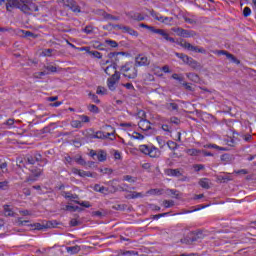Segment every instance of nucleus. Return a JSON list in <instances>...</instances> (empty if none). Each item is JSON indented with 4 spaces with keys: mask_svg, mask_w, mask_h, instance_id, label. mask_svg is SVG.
I'll list each match as a JSON object with an SVG mask.
<instances>
[{
    "mask_svg": "<svg viewBox=\"0 0 256 256\" xmlns=\"http://www.w3.org/2000/svg\"><path fill=\"white\" fill-rule=\"evenodd\" d=\"M201 239H205V234H203L202 230L192 231L186 237L181 239V243L185 245H193V243H197V241H201Z\"/></svg>",
    "mask_w": 256,
    "mask_h": 256,
    "instance_id": "1",
    "label": "nucleus"
},
{
    "mask_svg": "<svg viewBox=\"0 0 256 256\" xmlns=\"http://www.w3.org/2000/svg\"><path fill=\"white\" fill-rule=\"evenodd\" d=\"M111 132L97 131L95 134H89V139H109V137H115V129L111 125L106 126Z\"/></svg>",
    "mask_w": 256,
    "mask_h": 256,
    "instance_id": "2",
    "label": "nucleus"
},
{
    "mask_svg": "<svg viewBox=\"0 0 256 256\" xmlns=\"http://www.w3.org/2000/svg\"><path fill=\"white\" fill-rule=\"evenodd\" d=\"M30 0H8L6 3L7 11H13V9H20L23 11V6L27 5Z\"/></svg>",
    "mask_w": 256,
    "mask_h": 256,
    "instance_id": "3",
    "label": "nucleus"
},
{
    "mask_svg": "<svg viewBox=\"0 0 256 256\" xmlns=\"http://www.w3.org/2000/svg\"><path fill=\"white\" fill-rule=\"evenodd\" d=\"M131 69H132V73H129ZM121 71H123L124 73H128V74H124V77H127L128 79L137 78V68L133 67V65L129 62H127L124 66L121 67Z\"/></svg>",
    "mask_w": 256,
    "mask_h": 256,
    "instance_id": "4",
    "label": "nucleus"
},
{
    "mask_svg": "<svg viewBox=\"0 0 256 256\" xmlns=\"http://www.w3.org/2000/svg\"><path fill=\"white\" fill-rule=\"evenodd\" d=\"M31 175L26 178L25 183H33L41 177L43 173V169L41 168H31L30 169Z\"/></svg>",
    "mask_w": 256,
    "mask_h": 256,
    "instance_id": "5",
    "label": "nucleus"
},
{
    "mask_svg": "<svg viewBox=\"0 0 256 256\" xmlns=\"http://www.w3.org/2000/svg\"><path fill=\"white\" fill-rule=\"evenodd\" d=\"M57 225V221L53 220L46 222V224L34 223L33 225H31V227H33L37 231H43V229H52L54 227H57Z\"/></svg>",
    "mask_w": 256,
    "mask_h": 256,
    "instance_id": "6",
    "label": "nucleus"
},
{
    "mask_svg": "<svg viewBox=\"0 0 256 256\" xmlns=\"http://www.w3.org/2000/svg\"><path fill=\"white\" fill-rule=\"evenodd\" d=\"M37 11H39V6H37V4L33 3L31 0L22 7V13H25L26 15H31Z\"/></svg>",
    "mask_w": 256,
    "mask_h": 256,
    "instance_id": "7",
    "label": "nucleus"
},
{
    "mask_svg": "<svg viewBox=\"0 0 256 256\" xmlns=\"http://www.w3.org/2000/svg\"><path fill=\"white\" fill-rule=\"evenodd\" d=\"M65 7H68L73 13H81V6H78L75 0H62Z\"/></svg>",
    "mask_w": 256,
    "mask_h": 256,
    "instance_id": "8",
    "label": "nucleus"
},
{
    "mask_svg": "<svg viewBox=\"0 0 256 256\" xmlns=\"http://www.w3.org/2000/svg\"><path fill=\"white\" fill-rule=\"evenodd\" d=\"M152 33H155L156 35H160L161 37H163V39H165V41H169L170 43H175V38L170 37L169 33H167L163 29L154 28V31Z\"/></svg>",
    "mask_w": 256,
    "mask_h": 256,
    "instance_id": "9",
    "label": "nucleus"
},
{
    "mask_svg": "<svg viewBox=\"0 0 256 256\" xmlns=\"http://www.w3.org/2000/svg\"><path fill=\"white\" fill-rule=\"evenodd\" d=\"M126 17H128V19H132V21H145V16L135 11L126 12Z\"/></svg>",
    "mask_w": 256,
    "mask_h": 256,
    "instance_id": "10",
    "label": "nucleus"
},
{
    "mask_svg": "<svg viewBox=\"0 0 256 256\" xmlns=\"http://www.w3.org/2000/svg\"><path fill=\"white\" fill-rule=\"evenodd\" d=\"M145 65H149V59L146 56L139 55L136 57L135 66L136 67H143Z\"/></svg>",
    "mask_w": 256,
    "mask_h": 256,
    "instance_id": "11",
    "label": "nucleus"
},
{
    "mask_svg": "<svg viewBox=\"0 0 256 256\" xmlns=\"http://www.w3.org/2000/svg\"><path fill=\"white\" fill-rule=\"evenodd\" d=\"M139 129H142V131H149L151 130V122L149 120H141L138 123Z\"/></svg>",
    "mask_w": 256,
    "mask_h": 256,
    "instance_id": "12",
    "label": "nucleus"
},
{
    "mask_svg": "<svg viewBox=\"0 0 256 256\" xmlns=\"http://www.w3.org/2000/svg\"><path fill=\"white\" fill-rule=\"evenodd\" d=\"M188 51H195V53H206L205 48H199L198 46H193V44L189 43L186 46Z\"/></svg>",
    "mask_w": 256,
    "mask_h": 256,
    "instance_id": "13",
    "label": "nucleus"
},
{
    "mask_svg": "<svg viewBox=\"0 0 256 256\" xmlns=\"http://www.w3.org/2000/svg\"><path fill=\"white\" fill-rule=\"evenodd\" d=\"M149 157H152L153 159L157 158V157H161V150L158 149L157 147L155 146H152L150 148V152H149Z\"/></svg>",
    "mask_w": 256,
    "mask_h": 256,
    "instance_id": "14",
    "label": "nucleus"
},
{
    "mask_svg": "<svg viewBox=\"0 0 256 256\" xmlns=\"http://www.w3.org/2000/svg\"><path fill=\"white\" fill-rule=\"evenodd\" d=\"M83 50L86 51V53H89V55H91L95 59H101L103 57V55H101V52L91 51L89 47H84Z\"/></svg>",
    "mask_w": 256,
    "mask_h": 256,
    "instance_id": "15",
    "label": "nucleus"
},
{
    "mask_svg": "<svg viewBox=\"0 0 256 256\" xmlns=\"http://www.w3.org/2000/svg\"><path fill=\"white\" fill-rule=\"evenodd\" d=\"M123 33H128V35H131L132 37H139V32L129 26L123 28Z\"/></svg>",
    "mask_w": 256,
    "mask_h": 256,
    "instance_id": "16",
    "label": "nucleus"
},
{
    "mask_svg": "<svg viewBox=\"0 0 256 256\" xmlns=\"http://www.w3.org/2000/svg\"><path fill=\"white\" fill-rule=\"evenodd\" d=\"M166 175H171V177H181V171L179 169H166Z\"/></svg>",
    "mask_w": 256,
    "mask_h": 256,
    "instance_id": "17",
    "label": "nucleus"
},
{
    "mask_svg": "<svg viewBox=\"0 0 256 256\" xmlns=\"http://www.w3.org/2000/svg\"><path fill=\"white\" fill-rule=\"evenodd\" d=\"M195 35H197V33L193 30H183V33H182V37L184 39H189L191 37H195Z\"/></svg>",
    "mask_w": 256,
    "mask_h": 256,
    "instance_id": "18",
    "label": "nucleus"
},
{
    "mask_svg": "<svg viewBox=\"0 0 256 256\" xmlns=\"http://www.w3.org/2000/svg\"><path fill=\"white\" fill-rule=\"evenodd\" d=\"M98 161H100L101 163H103V161H107V152L100 150L98 152V154L96 155Z\"/></svg>",
    "mask_w": 256,
    "mask_h": 256,
    "instance_id": "19",
    "label": "nucleus"
},
{
    "mask_svg": "<svg viewBox=\"0 0 256 256\" xmlns=\"http://www.w3.org/2000/svg\"><path fill=\"white\" fill-rule=\"evenodd\" d=\"M67 252L71 253L72 255H75L81 251V247L79 245L67 247Z\"/></svg>",
    "mask_w": 256,
    "mask_h": 256,
    "instance_id": "20",
    "label": "nucleus"
},
{
    "mask_svg": "<svg viewBox=\"0 0 256 256\" xmlns=\"http://www.w3.org/2000/svg\"><path fill=\"white\" fill-rule=\"evenodd\" d=\"M205 149H217L218 151H227V148L217 146L216 144H206L204 145Z\"/></svg>",
    "mask_w": 256,
    "mask_h": 256,
    "instance_id": "21",
    "label": "nucleus"
},
{
    "mask_svg": "<svg viewBox=\"0 0 256 256\" xmlns=\"http://www.w3.org/2000/svg\"><path fill=\"white\" fill-rule=\"evenodd\" d=\"M141 197H143V193L134 191L130 192V194L126 196V199H139Z\"/></svg>",
    "mask_w": 256,
    "mask_h": 256,
    "instance_id": "22",
    "label": "nucleus"
},
{
    "mask_svg": "<svg viewBox=\"0 0 256 256\" xmlns=\"http://www.w3.org/2000/svg\"><path fill=\"white\" fill-rule=\"evenodd\" d=\"M3 209L5 217H13V215H15L13 209L9 208V205H4Z\"/></svg>",
    "mask_w": 256,
    "mask_h": 256,
    "instance_id": "23",
    "label": "nucleus"
},
{
    "mask_svg": "<svg viewBox=\"0 0 256 256\" xmlns=\"http://www.w3.org/2000/svg\"><path fill=\"white\" fill-rule=\"evenodd\" d=\"M125 187H127V184L119 185L118 187L112 186L113 190H111L110 193H117V191L127 192L128 190Z\"/></svg>",
    "mask_w": 256,
    "mask_h": 256,
    "instance_id": "24",
    "label": "nucleus"
},
{
    "mask_svg": "<svg viewBox=\"0 0 256 256\" xmlns=\"http://www.w3.org/2000/svg\"><path fill=\"white\" fill-rule=\"evenodd\" d=\"M199 185H200V187H202V189H210V187H211V186H209V179H207V178L200 179Z\"/></svg>",
    "mask_w": 256,
    "mask_h": 256,
    "instance_id": "25",
    "label": "nucleus"
},
{
    "mask_svg": "<svg viewBox=\"0 0 256 256\" xmlns=\"http://www.w3.org/2000/svg\"><path fill=\"white\" fill-rule=\"evenodd\" d=\"M166 109L168 111H179V105L177 103H166Z\"/></svg>",
    "mask_w": 256,
    "mask_h": 256,
    "instance_id": "26",
    "label": "nucleus"
},
{
    "mask_svg": "<svg viewBox=\"0 0 256 256\" xmlns=\"http://www.w3.org/2000/svg\"><path fill=\"white\" fill-rule=\"evenodd\" d=\"M76 171L80 177H95V174L89 171H84V170H76Z\"/></svg>",
    "mask_w": 256,
    "mask_h": 256,
    "instance_id": "27",
    "label": "nucleus"
},
{
    "mask_svg": "<svg viewBox=\"0 0 256 256\" xmlns=\"http://www.w3.org/2000/svg\"><path fill=\"white\" fill-rule=\"evenodd\" d=\"M102 17H104V19H108V20H111V21H119V17L113 16L112 14H109L105 11L102 13Z\"/></svg>",
    "mask_w": 256,
    "mask_h": 256,
    "instance_id": "28",
    "label": "nucleus"
},
{
    "mask_svg": "<svg viewBox=\"0 0 256 256\" xmlns=\"http://www.w3.org/2000/svg\"><path fill=\"white\" fill-rule=\"evenodd\" d=\"M172 79H175V81H178L180 85H182V83L185 82V77L177 73L172 74Z\"/></svg>",
    "mask_w": 256,
    "mask_h": 256,
    "instance_id": "29",
    "label": "nucleus"
},
{
    "mask_svg": "<svg viewBox=\"0 0 256 256\" xmlns=\"http://www.w3.org/2000/svg\"><path fill=\"white\" fill-rule=\"evenodd\" d=\"M188 65H189V67H192V69H201V64L193 58L191 59V61Z\"/></svg>",
    "mask_w": 256,
    "mask_h": 256,
    "instance_id": "30",
    "label": "nucleus"
},
{
    "mask_svg": "<svg viewBox=\"0 0 256 256\" xmlns=\"http://www.w3.org/2000/svg\"><path fill=\"white\" fill-rule=\"evenodd\" d=\"M227 59H230V61H232V63H235L236 65H240L241 61L239 59H237V57H235V55L229 53L227 54Z\"/></svg>",
    "mask_w": 256,
    "mask_h": 256,
    "instance_id": "31",
    "label": "nucleus"
},
{
    "mask_svg": "<svg viewBox=\"0 0 256 256\" xmlns=\"http://www.w3.org/2000/svg\"><path fill=\"white\" fill-rule=\"evenodd\" d=\"M187 77H188V79H190V81H194V83H198V81H199V75H197L195 73H188Z\"/></svg>",
    "mask_w": 256,
    "mask_h": 256,
    "instance_id": "32",
    "label": "nucleus"
},
{
    "mask_svg": "<svg viewBox=\"0 0 256 256\" xmlns=\"http://www.w3.org/2000/svg\"><path fill=\"white\" fill-rule=\"evenodd\" d=\"M88 111H90V113H99V107H97V105L95 104H90L87 107Z\"/></svg>",
    "mask_w": 256,
    "mask_h": 256,
    "instance_id": "33",
    "label": "nucleus"
},
{
    "mask_svg": "<svg viewBox=\"0 0 256 256\" xmlns=\"http://www.w3.org/2000/svg\"><path fill=\"white\" fill-rule=\"evenodd\" d=\"M115 83H117V81L108 78L107 80V84H108V88L110 89V91H115Z\"/></svg>",
    "mask_w": 256,
    "mask_h": 256,
    "instance_id": "34",
    "label": "nucleus"
},
{
    "mask_svg": "<svg viewBox=\"0 0 256 256\" xmlns=\"http://www.w3.org/2000/svg\"><path fill=\"white\" fill-rule=\"evenodd\" d=\"M167 195H174L176 199H179V191L175 189H167L166 190Z\"/></svg>",
    "mask_w": 256,
    "mask_h": 256,
    "instance_id": "35",
    "label": "nucleus"
},
{
    "mask_svg": "<svg viewBox=\"0 0 256 256\" xmlns=\"http://www.w3.org/2000/svg\"><path fill=\"white\" fill-rule=\"evenodd\" d=\"M0 169L2 173H9V169L7 168V163L5 161L0 160Z\"/></svg>",
    "mask_w": 256,
    "mask_h": 256,
    "instance_id": "36",
    "label": "nucleus"
},
{
    "mask_svg": "<svg viewBox=\"0 0 256 256\" xmlns=\"http://www.w3.org/2000/svg\"><path fill=\"white\" fill-rule=\"evenodd\" d=\"M167 145H168L169 149H171L172 151H175V149L179 148V144H177L176 142H173L171 140H169L167 142Z\"/></svg>",
    "mask_w": 256,
    "mask_h": 256,
    "instance_id": "37",
    "label": "nucleus"
},
{
    "mask_svg": "<svg viewBox=\"0 0 256 256\" xmlns=\"http://www.w3.org/2000/svg\"><path fill=\"white\" fill-rule=\"evenodd\" d=\"M186 153L188 154V155H191V156H197V155H199V153H201V150H197V149H195V148H192V149H188L187 151H186Z\"/></svg>",
    "mask_w": 256,
    "mask_h": 256,
    "instance_id": "38",
    "label": "nucleus"
},
{
    "mask_svg": "<svg viewBox=\"0 0 256 256\" xmlns=\"http://www.w3.org/2000/svg\"><path fill=\"white\" fill-rule=\"evenodd\" d=\"M181 85L184 87V89H186V91H195V88H193V86H191V83L188 82H182Z\"/></svg>",
    "mask_w": 256,
    "mask_h": 256,
    "instance_id": "39",
    "label": "nucleus"
},
{
    "mask_svg": "<svg viewBox=\"0 0 256 256\" xmlns=\"http://www.w3.org/2000/svg\"><path fill=\"white\" fill-rule=\"evenodd\" d=\"M88 96L92 99L93 103H96L97 105L101 103V100H99V96H97L96 94L90 92Z\"/></svg>",
    "mask_w": 256,
    "mask_h": 256,
    "instance_id": "40",
    "label": "nucleus"
},
{
    "mask_svg": "<svg viewBox=\"0 0 256 256\" xmlns=\"http://www.w3.org/2000/svg\"><path fill=\"white\" fill-rule=\"evenodd\" d=\"M74 203H76V205H80L81 207H85L86 209H89V207H91V203H89V201L79 202L75 200Z\"/></svg>",
    "mask_w": 256,
    "mask_h": 256,
    "instance_id": "41",
    "label": "nucleus"
},
{
    "mask_svg": "<svg viewBox=\"0 0 256 256\" xmlns=\"http://www.w3.org/2000/svg\"><path fill=\"white\" fill-rule=\"evenodd\" d=\"M25 161L26 163H29V165H35L36 163L35 156H31V155L26 156Z\"/></svg>",
    "mask_w": 256,
    "mask_h": 256,
    "instance_id": "42",
    "label": "nucleus"
},
{
    "mask_svg": "<svg viewBox=\"0 0 256 256\" xmlns=\"http://www.w3.org/2000/svg\"><path fill=\"white\" fill-rule=\"evenodd\" d=\"M105 43L106 45H109V47H112L114 49L119 47V43H117V41L115 40H106Z\"/></svg>",
    "mask_w": 256,
    "mask_h": 256,
    "instance_id": "43",
    "label": "nucleus"
},
{
    "mask_svg": "<svg viewBox=\"0 0 256 256\" xmlns=\"http://www.w3.org/2000/svg\"><path fill=\"white\" fill-rule=\"evenodd\" d=\"M140 151H141V153H144V155H149L151 148H149V146H147V145H141Z\"/></svg>",
    "mask_w": 256,
    "mask_h": 256,
    "instance_id": "44",
    "label": "nucleus"
},
{
    "mask_svg": "<svg viewBox=\"0 0 256 256\" xmlns=\"http://www.w3.org/2000/svg\"><path fill=\"white\" fill-rule=\"evenodd\" d=\"M148 193L150 195H163V189H151Z\"/></svg>",
    "mask_w": 256,
    "mask_h": 256,
    "instance_id": "45",
    "label": "nucleus"
},
{
    "mask_svg": "<svg viewBox=\"0 0 256 256\" xmlns=\"http://www.w3.org/2000/svg\"><path fill=\"white\" fill-rule=\"evenodd\" d=\"M172 31H173V33H176V35H178V37H183V31H184L183 28L174 27V28H172Z\"/></svg>",
    "mask_w": 256,
    "mask_h": 256,
    "instance_id": "46",
    "label": "nucleus"
},
{
    "mask_svg": "<svg viewBox=\"0 0 256 256\" xmlns=\"http://www.w3.org/2000/svg\"><path fill=\"white\" fill-rule=\"evenodd\" d=\"M139 27H141L142 29H148V31H151V33H153V31H155V27L154 26H149L145 23H140Z\"/></svg>",
    "mask_w": 256,
    "mask_h": 256,
    "instance_id": "47",
    "label": "nucleus"
},
{
    "mask_svg": "<svg viewBox=\"0 0 256 256\" xmlns=\"http://www.w3.org/2000/svg\"><path fill=\"white\" fill-rule=\"evenodd\" d=\"M66 211H83V209L79 206L67 205L66 206Z\"/></svg>",
    "mask_w": 256,
    "mask_h": 256,
    "instance_id": "48",
    "label": "nucleus"
},
{
    "mask_svg": "<svg viewBox=\"0 0 256 256\" xmlns=\"http://www.w3.org/2000/svg\"><path fill=\"white\" fill-rule=\"evenodd\" d=\"M24 37H31L32 39H37V35L34 34L33 32L31 31H22Z\"/></svg>",
    "mask_w": 256,
    "mask_h": 256,
    "instance_id": "49",
    "label": "nucleus"
},
{
    "mask_svg": "<svg viewBox=\"0 0 256 256\" xmlns=\"http://www.w3.org/2000/svg\"><path fill=\"white\" fill-rule=\"evenodd\" d=\"M163 204H164V207L166 209H169V207H173L175 205V201H173V200H164Z\"/></svg>",
    "mask_w": 256,
    "mask_h": 256,
    "instance_id": "50",
    "label": "nucleus"
},
{
    "mask_svg": "<svg viewBox=\"0 0 256 256\" xmlns=\"http://www.w3.org/2000/svg\"><path fill=\"white\" fill-rule=\"evenodd\" d=\"M0 189L2 191H6V189H9V181L5 180L0 182Z\"/></svg>",
    "mask_w": 256,
    "mask_h": 256,
    "instance_id": "51",
    "label": "nucleus"
},
{
    "mask_svg": "<svg viewBox=\"0 0 256 256\" xmlns=\"http://www.w3.org/2000/svg\"><path fill=\"white\" fill-rule=\"evenodd\" d=\"M150 15L154 17L156 21H161V19H163V16H159V14L155 12V10H150Z\"/></svg>",
    "mask_w": 256,
    "mask_h": 256,
    "instance_id": "52",
    "label": "nucleus"
},
{
    "mask_svg": "<svg viewBox=\"0 0 256 256\" xmlns=\"http://www.w3.org/2000/svg\"><path fill=\"white\" fill-rule=\"evenodd\" d=\"M117 55H125V52H110L108 53V59H113V57H117Z\"/></svg>",
    "mask_w": 256,
    "mask_h": 256,
    "instance_id": "53",
    "label": "nucleus"
},
{
    "mask_svg": "<svg viewBox=\"0 0 256 256\" xmlns=\"http://www.w3.org/2000/svg\"><path fill=\"white\" fill-rule=\"evenodd\" d=\"M45 70L49 71L50 73H57V67L53 65L45 66Z\"/></svg>",
    "mask_w": 256,
    "mask_h": 256,
    "instance_id": "54",
    "label": "nucleus"
},
{
    "mask_svg": "<svg viewBox=\"0 0 256 256\" xmlns=\"http://www.w3.org/2000/svg\"><path fill=\"white\" fill-rule=\"evenodd\" d=\"M218 181H220V183H229L231 178L229 176H219Z\"/></svg>",
    "mask_w": 256,
    "mask_h": 256,
    "instance_id": "55",
    "label": "nucleus"
},
{
    "mask_svg": "<svg viewBox=\"0 0 256 256\" xmlns=\"http://www.w3.org/2000/svg\"><path fill=\"white\" fill-rule=\"evenodd\" d=\"M79 119L80 123H89V121H91V118H89L87 115H81L79 116Z\"/></svg>",
    "mask_w": 256,
    "mask_h": 256,
    "instance_id": "56",
    "label": "nucleus"
},
{
    "mask_svg": "<svg viewBox=\"0 0 256 256\" xmlns=\"http://www.w3.org/2000/svg\"><path fill=\"white\" fill-rule=\"evenodd\" d=\"M156 141L159 144L160 149H163V146L165 145V140H163L161 136H157Z\"/></svg>",
    "mask_w": 256,
    "mask_h": 256,
    "instance_id": "57",
    "label": "nucleus"
},
{
    "mask_svg": "<svg viewBox=\"0 0 256 256\" xmlns=\"http://www.w3.org/2000/svg\"><path fill=\"white\" fill-rule=\"evenodd\" d=\"M161 23H165V25H169V23H171V21H173V18L172 17H163L162 16V19L159 20Z\"/></svg>",
    "mask_w": 256,
    "mask_h": 256,
    "instance_id": "58",
    "label": "nucleus"
},
{
    "mask_svg": "<svg viewBox=\"0 0 256 256\" xmlns=\"http://www.w3.org/2000/svg\"><path fill=\"white\" fill-rule=\"evenodd\" d=\"M99 193H102V195H107L108 193H111V191H109V188L105 186H100Z\"/></svg>",
    "mask_w": 256,
    "mask_h": 256,
    "instance_id": "59",
    "label": "nucleus"
},
{
    "mask_svg": "<svg viewBox=\"0 0 256 256\" xmlns=\"http://www.w3.org/2000/svg\"><path fill=\"white\" fill-rule=\"evenodd\" d=\"M177 45H180V47H183V49H187V45L189 42H186L185 40L181 39V41H176Z\"/></svg>",
    "mask_w": 256,
    "mask_h": 256,
    "instance_id": "60",
    "label": "nucleus"
},
{
    "mask_svg": "<svg viewBox=\"0 0 256 256\" xmlns=\"http://www.w3.org/2000/svg\"><path fill=\"white\" fill-rule=\"evenodd\" d=\"M177 45H180V47H183V49H187V45L189 42H186L185 40L181 39V41H176Z\"/></svg>",
    "mask_w": 256,
    "mask_h": 256,
    "instance_id": "61",
    "label": "nucleus"
},
{
    "mask_svg": "<svg viewBox=\"0 0 256 256\" xmlns=\"http://www.w3.org/2000/svg\"><path fill=\"white\" fill-rule=\"evenodd\" d=\"M110 79H112V81H119V79H121V75L118 71H115V73L112 75Z\"/></svg>",
    "mask_w": 256,
    "mask_h": 256,
    "instance_id": "62",
    "label": "nucleus"
},
{
    "mask_svg": "<svg viewBox=\"0 0 256 256\" xmlns=\"http://www.w3.org/2000/svg\"><path fill=\"white\" fill-rule=\"evenodd\" d=\"M251 15V8L245 7L243 10V16L244 17H249Z\"/></svg>",
    "mask_w": 256,
    "mask_h": 256,
    "instance_id": "63",
    "label": "nucleus"
},
{
    "mask_svg": "<svg viewBox=\"0 0 256 256\" xmlns=\"http://www.w3.org/2000/svg\"><path fill=\"white\" fill-rule=\"evenodd\" d=\"M122 255H128V256L139 255V252H137V251H124V252H122Z\"/></svg>",
    "mask_w": 256,
    "mask_h": 256,
    "instance_id": "64",
    "label": "nucleus"
}]
</instances>
